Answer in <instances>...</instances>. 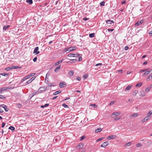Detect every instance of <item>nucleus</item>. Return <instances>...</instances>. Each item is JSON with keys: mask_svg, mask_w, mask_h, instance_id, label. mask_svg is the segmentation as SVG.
<instances>
[{"mask_svg": "<svg viewBox=\"0 0 152 152\" xmlns=\"http://www.w3.org/2000/svg\"><path fill=\"white\" fill-rule=\"evenodd\" d=\"M84 145L83 143H80L76 147L78 149H80L83 148Z\"/></svg>", "mask_w": 152, "mask_h": 152, "instance_id": "6", "label": "nucleus"}, {"mask_svg": "<svg viewBox=\"0 0 152 152\" xmlns=\"http://www.w3.org/2000/svg\"><path fill=\"white\" fill-rule=\"evenodd\" d=\"M95 35V33H94L90 34H89V37L90 38H93L94 37Z\"/></svg>", "mask_w": 152, "mask_h": 152, "instance_id": "22", "label": "nucleus"}, {"mask_svg": "<svg viewBox=\"0 0 152 152\" xmlns=\"http://www.w3.org/2000/svg\"><path fill=\"white\" fill-rule=\"evenodd\" d=\"M0 89L2 91H4L8 89H10V88L8 87L1 88Z\"/></svg>", "mask_w": 152, "mask_h": 152, "instance_id": "13", "label": "nucleus"}, {"mask_svg": "<svg viewBox=\"0 0 152 152\" xmlns=\"http://www.w3.org/2000/svg\"><path fill=\"white\" fill-rule=\"evenodd\" d=\"M79 55V54L78 53H69L68 54V56L70 57H76L78 56Z\"/></svg>", "mask_w": 152, "mask_h": 152, "instance_id": "2", "label": "nucleus"}, {"mask_svg": "<svg viewBox=\"0 0 152 152\" xmlns=\"http://www.w3.org/2000/svg\"><path fill=\"white\" fill-rule=\"evenodd\" d=\"M2 106L1 107L2 108H4V109L7 112L8 111L9 109L7 107V106L5 104H3L0 105V106Z\"/></svg>", "mask_w": 152, "mask_h": 152, "instance_id": "5", "label": "nucleus"}, {"mask_svg": "<svg viewBox=\"0 0 152 152\" xmlns=\"http://www.w3.org/2000/svg\"><path fill=\"white\" fill-rule=\"evenodd\" d=\"M131 142H129L128 143H127L125 145V146H129L131 145Z\"/></svg>", "mask_w": 152, "mask_h": 152, "instance_id": "42", "label": "nucleus"}, {"mask_svg": "<svg viewBox=\"0 0 152 152\" xmlns=\"http://www.w3.org/2000/svg\"><path fill=\"white\" fill-rule=\"evenodd\" d=\"M149 118V117L146 116L142 120V123H144L146 121H147L148 120Z\"/></svg>", "mask_w": 152, "mask_h": 152, "instance_id": "10", "label": "nucleus"}, {"mask_svg": "<svg viewBox=\"0 0 152 152\" xmlns=\"http://www.w3.org/2000/svg\"><path fill=\"white\" fill-rule=\"evenodd\" d=\"M3 98H5V95H0V99H2Z\"/></svg>", "mask_w": 152, "mask_h": 152, "instance_id": "47", "label": "nucleus"}, {"mask_svg": "<svg viewBox=\"0 0 152 152\" xmlns=\"http://www.w3.org/2000/svg\"><path fill=\"white\" fill-rule=\"evenodd\" d=\"M26 2L30 4H32L33 3L32 0H27Z\"/></svg>", "mask_w": 152, "mask_h": 152, "instance_id": "26", "label": "nucleus"}, {"mask_svg": "<svg viewBox=\"0 0 152 152\" xmlns=\"http://www.w3.org/2000/svg\"><path fill=\"white\" fill-rule=\"evenodd\" d=\"M116 137V136L115 135H111L109 136L107 139L108 140H110V139H115Z\"/></svg>", "mask_w": 152, "mask_h": 152, "instance_id": "8", "label": "nucleus"}, {"mask_svg": "<svg viewBox=\"0 0 152 152\" xmlns=\"http://www.w3.org/2000/svg\"><path fill=\"white\" fill-rule=\"evenodd\" d=\"M77 80H80V77H79V76H78L77 77Z\"/></svg>", "mask_w": 152, "mask_h": 152, "instance_id": "64", "label": "nucleus"}, {"mask_svg": "<svg viewBox=\"0 0 152 152\" xmlns=\"http://www.w3.org/2000/svg\"><path fill=\"white\" fill-rule=\"evenodd\" d=\"M11 69H12L11 66V67H6L5 69V70H6L8 71V70H10Z\"/></svg>", "mask_w": 152, "mask_h": 152, "instance_id": "36", "label": "nucleus"}, {"mask_svg": "<svg viewBox=\"0 0 152 152\" xmlns=\"http://www.w3.org/2000/svg\"><path fill=\"white\" fill-rule=\"evenodd\" d=\"M108 144V142L107 141L104 142L101 145V146L102 147L105 148Z\"/></svg>", "mask_w": 152, "mask_h": 152, "instance_id": "7", "label": "nucleus"}, {"mask_svg": "<svg viewBox=\"0 0 152 152\" xmlns=\"http://www.w3.org/2000/svg\"><path fill=\"white\" fill-rule=\"evenodd\" d=\"M136 147H139L142 146V144L141 143H138L136 144Z\"/></svg>", "mask_w": 152, "mask_h": 152, "instance_id": "40", "label": "nucleus"}, {"mask_svg": "<svg viewBox=\"0 0 152 152\" xmlns=\"http://www.w3.org/2000/svg\"><path fill=\"white\" fill-rule=\"evenodd\" d=\"M37 57H35L33 59V61L34 62H35L37 60Z\"/></svg>", "mask_w": 152, "mask_h": 152, "instance_id": "61", "label": "nucleus"}, {"mask_svg": "<svg viewBox=\"0 0 152 152\" xmlns=\"http://www.w3.org/2000/svg\"><path fill=\"white\" fill-rule=\"evenodd\" d=\"M102 128H98L97 129L95 130V132L96 133H98L99 132H101L102 130Z\"/></svg>", "mask_w": 152, "mask_h": 152, "instance_id": "16", "label": "nucleus"}, {"mask_svg": "<svg viewBox=\"0 0 152 152\" xmlns=\"http://www.w3.org/2000/svg\"><path fill=\"white\" fill-rule=\"evenodd\" d=\"M32 82L31 81L30 79L28 80L26 82V85L28 84H29L30 83H31Z\"/></svg>", "mask_w": 152, "mask_h": 152, "instance_id": "43", "label": "nucleus"}, {"mask_svg": "<svg viewBox=\"0 0 152 152\" xmlns=\"http://www.w3.org/2000/svg\"><path fill=\"white\" fill-rule=\"evenodd\" d=\"M60 64V63H59V62H58V61L57 62H56L55 63V66H57Z\"/></svg>", "mask_w": 152, "mask_h": 152, "instance_id": "57", "label": "nucleus"}, {"mask_svg": "<svg viewBox=\"0 0 152 152\" xmlns=\"http://www.w3.org/2000/svg\"><path fill=\"white\" fill-rule=\"evenodd\" d=\"M148 72V73H149V74H152V69H150L149 70L147 71Z\"/></svg>", "mask_w": 152, "mask_h": 152, "instance_id": "41", "label": "nucleus"}, {"mask_svg": "<svg viewBox=\"0 0 152 152\" xmlns=\"http://www.w3.org/2000/svg\"><path fill=\"white\" fill-rule=\"evenodd\" d=\"M148 69H145L143 70H141L139 72V73H142V72H145L146 71L148 70Z\"/></svg>", "mask_w": 152, "mask_h": 152, "instance_id": "35", "label": "nucleus"}, {"mask_svg": "<svg viewBox=\"0 0 152 152\" xmlns=\"http://www.w3.org/2000/svg\"><path fill=\"white\" fill-rule=\"evenodd\" d=\"M72 51H73L72 47H70L69 48L66 49V50H65V51L66 52H70Z\"/></svg>", "mask_w": 152, "mask_h": 152, "instance_id": "20", "label": "nucleus"}, {"mask_svg": "<svg viewBox=\"0 0 152 152\" xmlns=\"http://www.w3.org/2000/svg\"><path fill=\"white\" fill-rule=\"evenodd\" d=\"M61 65H58L56 69H55V71L56 72H57L58 71V70L60 69Z\"/></svg>", "mask_w": 152, "mask_h": 152, "instance_id": "15", "label": "nucleus"}, {"mask_svg": "<svg viewBox=\"0 0 152 152\" xmlns=\"http://www.w3.org/2000/svg\"><path fill=\"white\" fill-rule=\"evenodd\" d=\"M146 80L147 81L152 80V74L149 75V76L146 79Z\"/></svg>", "mask_w": 152, "mask_h": 152, "instance_id": "11", "label": "nucleus"}, {"mask_svg": "<svg viewBox=\"0 0 152 152\" xmlns=\"http://www.w3.org/2000/svg\"><path fill=\"white\" fill-rule=\"evenodd\" d=\"M145 92L144 91L141 92V95H140V96L143 97L145 96Z\"/></svg>", "mask_w": 152, "mask_h": 152, "instance_id": "29", "label": "nucleus"}, {"mask_svg": "<svg viewBox=\"0 0 152 152\" xmlns=\"http://www.w3.org/2000/svg\"><path fill=\"white\" fill-rule=\"evenodd\" d=\"M114 30V29H109L108 28L107 29L108 31L109 32L110 31H112Z\"/></svg>", "mask_w": 152, "mask_h": 152, "instance_id": "55", "label": "nucleus"}, {"mask_svg": "<svg viewBox=\"0 0 152 152\" xmlns=\"http://www.w3.org/2000/svg\"><path fill=\"white\" fill-rule=\"evenodd\" d=\"M74 72L72 70H70L69 71V74L70 76H73L74 74Z\"/></svg>", "mask_w": 152, "mask_h": 152, "instance_id": "30", "label": "nucleus"}, {"mask_svg": "<svg viewBox=\"0 0 152 152\" xmlns=\"http://www.w3.org/2000/svg\"><path fill=\"white\" fill-rule=\"evenodd\" d=\"M129 48L128 46H126L125 47V48H124V50H127Z\"/></svg>", "mask_w": 152, "mask_h": 152, "instance_id": "56", "label": "nucleus"}, {"mask_svg": "<svg viewBox=\"0 0 152 152\" xmlns=\"http://www.w3.org/2000/svg\"><path fill=\"white\" fill-rule=\"evenodd\" d=\"M48 86H54V83H49Z\"/></svg>", "mask_w": 152, "mask_h": 152, "instance_id": "44", "label": "nucleus"}, {"mask_svg": "<svg viewBox=\"0 0 152 152\" xmlns=\"http://www.w3.org/2000/svg\"><path fill=\"white\" fill-rule=\"evenodd\" d=\"M121 118V117H115V118H114V119L115 121H116V120H117L120 119Z\"/></svg>", "mask_w": 152, "mask_h": 152, "instance_id": "51", "label": "nucleus"}, {"mask_svg": "<svg viewBox=\"0 0 152 152\" xmlns=\"http://www.w3.org/2000/svg\"><path fill=\"white\" fill-rule=\"evenodd\" d=\"M144 22L143 20H142L140 21H138L135 23V26H139L140 25Z\"/></svg>", "mask_w": 152, "mask_h": 152, "instance_id": "4", "label": "nucleus"}, {"mask_svg": "<svg viewBox=\"0 0 152 152\" xmlns=\"http://www.w3.org/2000/svg\"><path fill=\"white\" fill-rule=\"evenodd\" d=\"M49 106V104H46L44 105V108L45 107H47Z\"/></svg>", "mask_w": 152, "mask_h": 152, "instance_id": "54", "label": "nucleus"}, {"mask_svg": "<svg viewBox=\"0 0 152 152\" xmlns=\"http://www.w3.org/2000/svg\"><path fill=\"white\" fill-rule=\"evenodd\" d=\"M102 65V63H98V64H96L95 65V66H98L99 65Z\"/></svg>", "mask_w": 152, "mask_h": 152, "instance_id": "62", "label": "nucleus"}, {"mask_svg": "<svg viewBox=\"0 0 152 152\" xmlns=\"http://www.w3.org/2000/svg\"><path fill=\"white\" fill-rule=\"evenodd\" d=\"M151 88H150V87L149 88H146L145 90V92H148L149 90Z\"/></svg>", "mask_w": 152, "mask_h": 152, "instance_id": "50", "label": "nucleus"}, {"mask_svg": "<svg viewBox=\"0 0 152 152\" xmlns=\"http://www.w3.org/2000/svg\"><path fill=\"white\" fill-rule=\"evenodd\" d=\"M39 50V47H36L34 49V51L33 52L34 53H35L36 52H37V51Z\"/></svg>", "mask_w": 152, "mask_h": 152, "instance_id": "27", "label": "nucleus"}, {"mask_svg": "<svg viewBox=\"0 0 152 152\" xmlns=\"http://www.w3.org/2000/svg\"><path fill=\"white\" fill-rule=\"evenodd\" d=\"M132 86L128 85V86L125 89V91H126L127 90H129L132 87Z\"/></svg>", "mask_w": 152, "mask_h": 152, "instance_id": "17", "label": "nucleus"}, {"mask_svg": "<svg viewBox=\"0 0 152 152\" xmlns=\"http://www.w3.org/2000/svg\"><path fill=\"white\" fill-rule=\"evenodd\" d=\"M115 101H112L110 103V105H113L115 102Z\"/></svg>", "mask_w": 152, "mask_h": 152, "instance_id": "58", "label": "nucleus"}, {"mask_svg": "<svg viewBox=\"0 0 152 152\" xmlns=\"http://www.w3.org/2000/svg\"><path fill=\"white\" fill-rule=\"evenodd\" d=\"M35 74V73H31L29 74V75L31 77V76H34Z\"/></svg>", "mask_w": 152, "mask_h": 152, "instance_id": "59", "label": "nucleus"}, {"mask_svg": "<svg viewBox=\"0 0 152 152\" xmlns=\"http://www.w3.org/2000/svg\"><path fill=\"white\" fill-rule=\"evenodd\" d=\"M138 115V113H135L131 115L130 116L131 117H133V118H136L137 117V116Z\"/></svg>", "mask_w": 152, "mask_h": 152, "instance_id": "14", "label": "nucleus"}, {"mask_svg": "<svg viewBox=\"0 0 152 152\" xmlns=\"http://www.w3.org/2000/svg\"><path fill=\"white\" fill-rule=\"evenodd\" d=\"M62 106L64 108H68V106L65 104H63Z\"/></svg>", "mask_w": 152, "mask_h": 152, "instance_id": "38", "label": "nucleus"}, {"mask_svg": "<svg viewBox=\"0 0 152 152\" xmlns=\"http://www.w3.org/2000/svg\"><path fill=\"white\" fill-rule=\"evenodd\" d=\"M37 94V92H34L32 93V94H31L32 96H31V97H30V99H31V98H32V97H33L34 95H35Z\"/></svg>", "mask_w": 152, "mask_h": 152, "instance_id": "34", "label": "nucleus"}, {"mask_svg": "<svg viewBox=\"0 0 152 152\" xmlns=\"http://www.w3.org/2000/svg\"><path fill=\"white\" fill-rule=\"evenodd\" d=\"M5 125V123L4 122H3L1 124V127H4Z\"/></svg>", "mask_w": 152, "mask_h": 152, "instance_id": "52", "label": "nucleus"}, {"mask_svg": "<svg viewBox=\"0 0 152 152\" xmlns=\"http://www.w3.org/2000/svg\"><path fill=\"white\" fill-rule=\"evenodd\" d=\"M78 56L79 57V59H78L79 61H81L82 60V58L80 56Z\"/></svg>", "mask_w": 152, "mask_h": 152, "instance_id": "63", "label": "nucleus"}, {"mask_svg": "<svg viewBox=\"0 0 152 152\" xmlns=\"http://www.w3.org/2000/svg\"><path fill=\"white\" fill-rule=\"evenodd\" d=\"M66 84L64 82H60L59 84V86L60 88H63L64 87V85H66Z\"/></svg>", "mask_w": 152, "mask_h": 152, "instance_id": "9", "label": "nucleus"}, {"mask_svg": "<svg viewBox=\"0 0 152 152\" xmlns=\"http://www.w3.org/2000/svg\"><path fill=\"white\" fill-rule=\"evenodd\" d=\"M35 78H36L35 77H31V79H30V80L31 81V82H32L35 79Z\"/></svg>", "mask_w": 152, "mask_h": 152, "instance_id": "48", "label": "nucleus"}, {"mask_svg": "<svg viewBox=\"0 0 152 152\" xmlns=\"http://www.w3.org/2000/svg\"><path fill=\"white\" fill-rule=\"evenodd\" d=\"M11 66V68L12 69H16L18 68H20V67L18 66Z\"/></svg>", "mask_w": 152, "mask_h": 152, "instance_id": "23", "label": "nucleus"}, {"mask_svg": "<svg viewBox=\"0 0 152 152\" xmlns=\"http://www.w3.org/2000/svg\"><path fill=\"white\" fill-rule=\"evenodd\" d=\"M9 129L11 130L12 131H14L15 130V127L12 126H10Z\"/></svg>", "mask_w": 152, "mask_h": 152, "instance_id": "24", "label": "nucleus"}, {"mask_svg": "<svg viewBox=\"0 0 152 152\" xmlns=\"http://www.w3.org/2000/svg\"><path fill=\"white\" fill-rule=\"evenodd\" d=\"M142 84V83L141 82H140L138 83L136 86V87H140Z\"/></svg>", "mask_w": 152, "mask_h": 152, "instance_id": "19", "label": "nucleus"}, {"mask_svg": "<svg viewBox=\"0 0 152 152\" xmlns=\"http://www.w3.org/2000/svg\"><path fill=\"white\" fill-rule=\"evenodd\" d=\"M90 106H93L94 108H97V106L95 104H91L90 105Z\"/></svg>", "mask_w": 152, "mask_h": 152, "instance_id": "39", "label": "nucleus"}, {"mask_svg": "<svg viewBox=\"0 0 152 152\" xmlns=\"http://www.w3.org/2000/svg\"><path fill=\"white\" fill-rule=\"evenodd\" d=\"M2 108V107H0V113H3L4 112Z\"/></svg>", "mask_w": 152, "mask_h": 152, "instance_id": "60", "label": "nucleus"}, {"mask_svg": "<svg viewBox=\"0 0 152 152\" xmlns=\"http://www.w3.org/2000/svg\"><path fill=\"white\" fill-rule=\"evenodd\" d=\"M0 75H1L7 77L9 75V74L3 73H1Z\"/></svg>", "mask_w": 152, "mask_h": 152, "instance_id": "31", "label": "nucleus"}, {"mask_svg": "<svg viewBox=\"0 0 152 152\" xmlns=\"http://www.w3.org/2000/svg\"><path fill=\"white\" fill-rule=\"evenodd\" d=\"M88 75L86 74H84L83 75V78H84V79L85 80L86 79Z\"/></svg>", "mask_w": 152, "mask_h": 152, "instance_id": "49", "label": "nucleus"}, {"mask_svg": "<svg viewBox=\"0 0 152 152\" xmlns=\"http://www.w3.org/2000/svg\"><path fill=\"white\" fill-rule=\"evenodd\" d=\"M85 137H86L84 135L81 137L80 140L81 141V140H83L84 138H85Z\"/></svg>", "mask_w": 152, "mask_h": 152, "instance_id": "45", "label": "nucleus"}, {"mask_svg": "<svg viewBox=\"0 0 152 152\" xmlns=\"http://www.w3.org/2000/svg\"><path fill=\"white\" fill-rule=\"evenodd\" d=\"M105 3V2L104 1H102L101 2H100V6H104V5Z\"/></svg>", "mask_w": 152, "mask_h": 152, "instance_id": "37", "label": "nucleus"}, {"mask_svg": "<svg viewBox=\"0 0 152 152\" xmlns=\"http://www.w3.org/2000/svg\"><path fill=\"white\" fill-rule=\"evenodd\" d=\"M61 92V90H59L58 91H56L53 93V95H57L58 94H60Z\"/></svg>", "mask_w": 152, "mask_h": 152, "instance_id": "18", "label": "nucleus"}, {"mask_svg": "<svg viewBox=\"0 0 152 152\" xmlns=\"http://www.w3.org/2000/svg\"><path fill=\"white\" fill-rule=\"evenodd\" d=\"M152 114V111H150L148 113V117H149V118H151V115Z\"/></svg>", "mask_w": 152, "mask_h": 152, "instance_id": "32", "label": "nucleus"}, {"mask_svg": "<svg viewBox=\"0 0 152 152\" xmlns=\"http://www.w3.org/2000/svg\"><path fill=\"white\" fill-rule=\"evenodd\" d=\"M10 26V25H4L3 27V30H6L7 28H8Z\"/></svg>", "mask_w": 152, "mask_h": 152, "instance_id": "21", "label": "nucleus"}, {"mask_svg": "<svg viewBox=\"0 0 152 152\" xmlns=\"http://www.w3.org/2000/svg\"><path fill=\"white\" fill-rule=\"evenodd\" d=\"M146 80L147 81L152 80V74L149 75V76L146 79Z\"/></svg>", "mask_w": 152, "mask_h": 152, "instance_id": "12", "label": "nucleus"}, {"mask_svg": "<svg viewBox=\"0 0 152 152\" xmlns=\"http://www.w3.org/2000/svg\"><path fill=\"white\" fill-rule=\"evenodd\" d=\"M70 60L72 61L71 62V63H74L76 61L77 59H70Z\"/></svg>", "mask_w": 152, "mask_h": 152, "instance_id": "33", "label": "nucleus"}, {"mask_svg": "<svg viewBox=\"0 0 152 152\" xmlns=\"http://www.w3.org/2000/svg\"><path fill=\"white\" fill-rule=\"evenodd\" d=\"M120 114V113L118 112H114L112 115L113 116V115H115L116 116H118Z\"/></svg>", "mask_w": 152, "mask_h": 152, "instance_id": "25", "label": "nucleus"}, {"mask_svg": "<svg viewBox=\"0 0 152 152\" xmlns=\"http://www.w3.org/2000/svg\"><path fill=\"white\" fill-rule=\"evenodd\" d=\"M106 23L107 24H110L111 26H113L114 25V21L111 20H108L106 21Z\"/></svg>", "mask_w": 152, "mask_h": 152, "instance_id": "3", "label": "nucleus"}, {"mask_svg": "<svg viewBox=\"0 0 152 152\" xmlns=\"http://www.w3.org/2000/svg\"><path fill=\"white\" fill-rule=\"evenodd\" d=\"M25 80H24V79L23 78H22L21 79V80L20 81V83H23L24 81Z\"/></svg>", "mask_w": 152, "mask_h": 152, "instance_id": "53", "label": "nucleus"}, {"mask_svg": "<svg viewBox=\"0 0 152 152\" xmlns=\"http://www.w3.org/2000/svg\"><path fill=\"white\" fill-rule=\"evenodd\" d=\"M47 88L45 86L41 87L39 88L38 90V92H41L42 91H45L47 89Z\"/></svg>", "mask_w": 152, "mask_h": 152, "instance_id": "1", "label": "nucleus"}, {"mask_svg": "<svg viewBox=\"0 0 152 152\" xmlns=\"http://www.w3.org/2000/svg\"><path fill=\"white\" fill-rule=\"evenodd\" d=\"M103 139H104L103 137H101V138H99L96 141L97 142H99L102 140Z\"/></svg>", "mask_w": 152, "mask_h": 152, "instance_id": "46", "label": "nucleus"}, {"mask_svg": "<svg viewBox=\"0 0 152 152\" xmlns=\"http://www.w3.org/2000/svg\"><path fill=\"white\" fill-rule=\"evenodd\" d=\"M138 93V91L137 90H135L132 93V94L134 96H135Z\"/></svg>", "mask_w": 152, "mask_h": 152, "instance_id": "28", "label": "nucleus"}]
</instances>
